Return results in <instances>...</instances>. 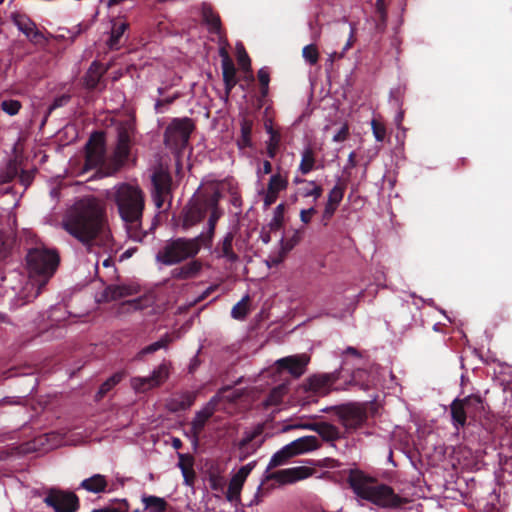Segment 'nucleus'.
Returning a JSON list of instances; mask_svg holds the SVG:
<instances>
[{"instance_id":"f257e3e1","label":"nucleus","mask_w":512,"mask_h":512,"mask_svg":"<svg viewBox=\"0 0 512 512\" xmlns=\"http://www.w3.org/2000/svg\"><path fill=\"white\" fill-rule=\"evenodd\" d=\"M62 226L89 252L94 246H107L111 239L105 204L94 196L77 200L67 210Z\"/></svg>"},{"instance_id":"f03ea898","label":"nucleus","mask_w":512,"mask_h":512,"mask_svg":"<svg viewBox=\"0 0 512 512\" xmlns=\"http://www.w3.org/2000/svg\"><path fill=\"white\" fill-rule=\"evenodd\" d=\"M60 262V256L55 249L45 246L30 248L25 257L29 282L21 291L18 301L20 305L36 299L55 274Z\"/></svg>"},{"instance_id":"7ed1b4c3","label":"nucleus","mask_w":512,"mask_h":512,"mask_svg":"<svg viewBox=\"0 0 512 512\" xmlns=\"http://www.w3.org/2000/svg\"><path fill=\"white\" fill-rule=\"evenodd\" d=\"M115 203L130 239L142 242L155 229V223H152L149 230L142 228L145 199L139 187L127 183L119 185L115 192Z\"/></svg>"},{"instance_id":"20e7f679","label":"nucleus","mask_w":512,"mask_h":512,"mask_svg":"<svg viewBox=\"0 0 512 512\" xmlns=\"http://www.w3.org/2000/svg\"><path fill=\"white\" fill-rule=\"evenodd\" d=\"M348 483L353 492L361 499L381 507L396 508L402 505L403 499L385 484L373 485L374 479L367 477L359 470H351Z\"/></svg>"},{"instance_id":"39448f33","label":"nucleus","mask_w":512,"mask_h":512,"mask_svg":"<svg viewBox=\"0 0 512 512\" xmlns=\"http://www.w3.org/2000/svg\"><path fill=\"white\" fill-rule=\"evenodd\" d=\"M203 235L195 238H176L169 240L156 254V261L166 266L178 264L198 254Z\"/></svg>"},{"instance_id":"423d86ee","label":"nucleus","mask_w":512,"mask_h":512,"mask_svg":"<svg viewBox=\"0 0 512 512\" xmlns=\"http://www.w3.org/2000/svg\"><path fill=\"white\" fill-rule=\"evenodd\" d=\"M484 412V402L480 395L471 394L463 399L456 398L450 404V415L453 426L459 430L467 424V419H480Z\"/></svg>"},{"instance_id":"0eeeda50","label":"nucleus","mask_w":512,"mask_h":512,"mask_svg":"<svg viewBox=\"0 0 512 512\" xmlns=\"http://www.w3.org/2000/svg\"><path fill=\"white\" fill-rule=\"evenodd\" d=\"M194 129L195 125L191 118H174L165 129V146L180 158L189 144Z\"/></svg>"},{"instance_id":"6e6552de","label":"nucleus","mask_w":512,"mask_h":512,"mask_svg":"<svg viewBox=\"0 0 512 512\" xmlns=\"http://www.w3.org/2000/svg\"><path fill=\"white\" fill-rule=\"evenodd\" d=\"M325 411L332 412L347 433L355 432L361 428L368 419L366 409L358 403L331 406L326 408Z\"/></svg>"},{"instance_id":"1a4fd4ad","label":"nucleus","mask_w":512,"mask_h":512,"mask_svg":"<svg viewBox=\"0 0 512 512\" xmlns=\"http://www.w3.org/2000/svg\"><path fill=\"white\" fill-rule=\"evenodd\" d=\"M135 134V124L133 120L126 119L120 121L116 126V146L114 150V157L117 163V168L122 166L130 155L132 140Z\"/></svg>"},{"instance_id":"9d476101","label":"nucleus","mask_w":512,"mask_h":512,"mask_svg":"<svg viewBox=\"0 0 512 512\" xmlns=\"http://www.w3.org/2000/svg\"><path fill=\"white\" fill-rule=\"evenodd\" d=\"M211 191H204L183 209V228L188 229L200 223L208 213V200Z\"/></svg>"},{"instance_id":"9b49d317","label":"nucleus","mask_w":512,"mask_h":512,"mask_svg":"<svg viewBox=\"0 0 512 512\" xmlns=\"http://www.w3.org/2000/svg\"><path fill=\"white\" fill-rule=\"evenodd\" d=\"M44 502L55 512H76L80 506L79 498L74 492L59 489H50Z\"/></svg>"},{"instance_id":"f8f14e48","label":"nucleus","mask_w":512,"mask_h":512,"mask_svg":"<svg viewBox=\"0 0 512 512\" xmlns=\"http://www.w3.org/2000/svg\"><path fill=\"white\" fill-rule=\"evenodd\" d=\"M105 135L104 132L95 131L91 134L85 145V166L96 168L105 161Z\"/></svg>"},{"instance_id":"ddd939ff","label":"nucleus","mask_w":512,"mask_h":512,"mask_svg":"<svg viewBox=\"0 0 512 512\" xmlns=\"http://www.w3.org/2000/svg\"><path fill=\"white\" fill-rule=\"evenodd\" d=\"M169 367L170 364L168 362H162L152 371L150 376L133 377L131 379L132 387L138 393H144L153 388L159 387L169 378Z\"/></svg>"},{"instance_id":"4468645a","label":"nucleus","mask_w":512,"mask_h":512,"mask_svg":"<svg viewBox=\"0 0 512 512\" xmlns=\"http://www.w3.org/2000/svg\"><path fill=\"white\" fill-rule=\"evenodd\" d=\"M339 377V371L312 375L307 379V383L305 385L306 390L319 396H325L329 394L331 390L339 391L347 389V387H333Z\"/></svg>"},{"instance_id":"2eb2a0df","label":"nucleus","mask_w":512,"mask_h":512,"mask_svg":"<svg viewBox=\"0 0 512 512\" xmlns=\"http://www.w3.org/2000/svg\"><path fill=\"white\" fill-rule=\"evenodd\" d=\"M172 177L169 172L159 169L152 175V197L155 206L161 209L167 199L172 198L171 194Z\"/></svg>"},{"instance_id":"dca6fc26","label":"nucleus","mask_w":512,"mask_h":512,"mask_svg":"<svg viewBox=\"0 0 512 512\" xmlns=\"http://www.w3.org/2000/svg\"><path fill=\"white\" fill-rule=\"evenodd\" d=\"M221 198V191L218 188H213L208 200V212H210L208 230L206 234H201L204 236V238H202V244L204 245H211L217 222L223 215V210L219 207Z\"/></svg>"},{"instance_id":"f3484780","label":"nucleus","mask_w":512,"mask_h":512,"mask_svg":"<svg viewBox=\"0 0 512 512\" xmlns=\"http://www.w3.org/2000/svg\"><path fill=\"white\" fill-rule=\"evenodd\" d=\"M12 22L32 44L44 45L46 43L47 39L43 32L37 28L36 23L26 14H13Z\"/></svg>"},{"instance_id":"a211bd4d","label":"nucleus","mask_w":512,"mask_h":512,"mask_svg":"<svg viewBox=\"0 0 512 512\" xmlns=\"http://www.w3.org/2000/svg\"><path fill=\"white\" fill-rule=\"evenodd\" d=\"M310 356L305 353L291 355L278 359L275 363L277 371H287L292 377L300 378L306 371Z\"/></svg>"},{"instance_id":"6ab92c4d","label":"nucleus","mask_w":512,"mask_h":512,"mask_svg":"<svg viewBox=\"0 0 512 512\" xmlns=\"http://www.w3.org/2000/svg\"><path fill=\"white\" fill-rule=\"evenodd\" d=\"M256 466V461H252L244 466H242L230 479L228 484V488L226 491V499L229 502H240L241 491L243 485L251 473V471Z\"/></svg>"},{"instance_id":"aec40b11","label":"nucleus","mask_w":512,"mask_h":512,"mask_svg":"<svg viewBox=\"0 0 512 512\" xmlns=\"http://www.w3.org/2000/svg\"><path fill=\"white\" fill-rule=\"evenodd\" d=\"M201 17L210 34L216 35L220 41L226 37L220 15L210 3L201 4Z\"/></svg>"},{"instance_id":"412c9836","label":"nucleus","mask_w":512,"mask_h":512,"mask_svg":"<svg viewBox=\"0 0 512 512\" xmlns=\"http://www.w3.org/2000/svg\"><path fill=\"white\" fill-rule=\"evenodd\" d=\"M314 469L306 466H297L273 472L267 479H274L280 484L294 483L310 477Z\"/></svg>"},{"instance_id":"4be33fe9","label":"nucleus","mask_w":512,"mask_h":512,"mask_svg":"<svg viewBox=\"0 0 512 512\" xmlns=\"http://www.w3.org/2000/svg\"><path fill=\"white\" fill-rule=\"evenodd\" d=\"M263 433V427L258 425L252 432L245 433V436L238 444L241 456L240 460H244L255 453L264 443V438L259 437Z\"/></svg>"},{"instance_id":"5701e85b","label":"nucleus","mask_w":512,"mask_h":512,"mask_svg":"<svg viewBox=\"0 0 512 512\" xmlns=\"http://www.w3.org/2000/svg\"><path fill=\"white\" fill-rule=\"evenodd\" d=\"M212 416L213 415L211 414V412L209 413L208 411H206L203 408L196 412L195 417L193 418V420L191 422V428L186 433V436L191 439L194 449H196L198 447L200 434L204 430L207 421Z\"/></svg>"},{"instance_id":"b1692460","label":"nucleus","mask_w":512,"mask_h":512,"mask_svg":"<svg viewBox=\"0 0 512 512\" xmlns=\"http://www.w3.org/2000/svg\"><path fill=\"white\" fill-rule=\"evenodd\" d=\"M197 397L196 391H182L175 393L167 403V407L171 412H180L189 409L195 402Z\"/></svg>"},{"instance_id":"393cba45","label":"nucleus","mask_w":512,"mask_h":512,"mask_svg":"<svg viewBox=\"0 0 512 512\" xmlns=\"http://www.w3.org/2000/svg\"><path fill=\"white\" fill-rule=\"evenodd\" d=\"M105 73L106 68L101 63L93 61L82 78L83 86L88 90L97 89L103 83L102 78Z\"/></svg>"},{"instance_id":"a878e982","label":"nucleus","mask_w":512,"mask_h":512,"mask_svg":"<svg viewBox=\"0 0 512 512\" xmlns=\"http://www.w3.org/2000/svg\"><path fill=\"white\" fill-rule=\"evenodd\" d=\"M138 292L137 288L133 285H108L103 293L102 297L105 301H115L124 297L134 295Z\"/></svg>"},{"instance_id":"bb28decb","label":"nucleus","mask_w":512,"mask_h":512,"mask_svg":"<svg viewBox=\"0 0 512 512\" xmlns=\"http://www.w3.org/2000/svg\"><path fill=\"white\" fill-rule=\"evenodd\" d=\"M17 247V236L12 229L0 230V261L12 255Z\"/></svg>"},{"instance_id":"cd10ccee","label":"nucleus","mask_w":512,"mask_h":512,"mask_svg":"<svg viewBox=\"0 0 512 512\" xmlns=\"http://www.w3.org/2000/svg\"><path fill=\"white\" fill-rule=\"evenodd\" d=\"M108 480L105 475L94 474L81 481L78 489H84L89 493L99 494L107 491Z\"/></svg>"},{"instance_id":"c85d7f7f","label":"nucleus","mask_w":512,"mask_h":512,"mask_svg":"<svg viewBox=\"0 0 512 512\" xmlns=\"http://www.w3.org/2000/svg\"><path fill=\"white\" fill-rule=\"evenodd\" d=\"M289 445L290 448H292L295 456H297L320 448L321 443L316 436L309 435L300 437L289 443Z\"/></svg>"},{"instance_id":"c756f323","label":"nucleus","mask_w":512,"mask_h":512,"mask_svg":"<svg viewBox=\"0 0 512 512\" xmlns=\"http://www.w3.org/2000/svg\"><path fill=\"white\" fill-rule=\"evenodd\" d=\"M202 265L199 261H192L171 271V276L178 280H187L195 277L201 270Z\"/></svg>"},{"instance_id":"7c9ffc66","label":"nucleus","mask_w":512,"mask_h":512,"mask_svg":"<svg viewBox=\"0 0 512 512\" xmlns=\"http://www.w3.org/2000/svg\"><path fill=\"white\" fill-rule=\"evenodd\" d=\"M178 459V467L181 469L184 481L187 485H191L195 479L194 458L190 454L178 453Z\"/></svg>"},{"instance_id":"2f4dec72","label":"nucleus","mask_w":512,"mask_h":512,"mask_svg":"<svg viewBox=\"0 0 512 512\" xmlns=\"http://www.w3.org/2000/svg\"><path fill=\"white\" fill-rule=\"evenodd\" d=\"M316 167V151L313 147L307 146L301 153V161L299 164V172L302 175H307Z\"/></svg>"},{"instance_id":"473e14b6","label":"nucleus","mask_w":512,"mask_h":512,"mask_svg":"<svg viewBox=\"0 0 512 512\" xmlns=\"http://www.w3.org/2000/svg\"><path fill=\"white\" fill-rule=\"evenodd\" d=\"M141 502L144 505L143 511L148 512H167L169 507V504L164 498L154 495L144 494L141 497Z\"/></svg>"},{"instance_id":"72a5a7b5","label":"nucleus","mask_w":512,"mask_h":512,"mask_svg":"<svg viewBox=\"0 0 512 512\" xmlns=\"http://www.w3.org/2000/svg\"><path fill=\"white\" fill-rule=\"evenodd\" d=\"M266 131L269 134V140L267 142V155L269 158L273 159L275 158L277 151L279 149V145L281 142V135L279 131L275 130L272 126V124H265Z\"/></svg>"},{"instance_id":"f704fd0d","label":"nucleus","mask_w":512,"mask_h":512,"mask_svg":"<svg viewBox=\"0 0 512 512\" xmlns=\"http://www.w3.org/2000/svg\"><path fill=\"white\" fill-rule=\"evenodd\" d=\"M294 456L295 454L292 448H290V445H285L271 457L267 470L284 465L289 459H291Z\"/></svg>"},{"instance_id":"c9c22d12","label":"nucleus","mask_w":512,"mask_h":512,"mask_svg":"<svg viewBox=\"0 0 512 512\" xmlns=\"http://www.w3.org/2000/svg\"><path fill=\"white\" fill-rule=\"evenodd\" d=\"M234 233L228 232L224 236L222 243L220 244V256L226 258L230 262H236L238 260V255L233 251V243Z\"/></svg>"},{"instance_id":"e433bc0d","label":"nucleus","mask_w":512,"mask_h":512,"mask_svg":"<svg viewBox=\"0 0 512 512\" xmlns=\"http://www.w3.org/2000/svg\"><path fill=\"white\" fill-rule=\"evenodd\" d=\"M347 187V181L341 178L337 179L335 186L329 191L327 203L339 206L343 200Z\"/></svg>"},{"instance_id":"4c0bfd02","label":"nucleus","mask_w":512,"mask_h":512,"mask_svg":"<svg viewBox=\"0 0 512 512\" xmlns=\"http://www.w3.org/2000/svg\"><path fill=\"white\" fill-rule=\"evenodd\" d=\"M129 28V24L127 22L113 24L111 35L108 40V45L111 49H118L120 46V39L124 35L125 31Z\"/></svg>"},{"instance_id":"58836bf2","label":"nucleus","mask_w":512,"mask_h":512,"mask_svg":"<svg viewBox=\"0 0 512 512\" xmlns=\"http://www.w3.org/2000/svg\"><path fill=\"white\" fill-rule=\"evenodd\" d=\"M288 187V178L286 175H282L281 173L273 174L268 182L267 190L271 193H275L279 195L281 191L286 190Z\"/></svg>"},{"instance_id":"ea45409f","label":"nucleus","mask_w":512,"mask_h":512,"mask_svg":"<svg viewBox=\"0 0 512 512\" xmlns=\"http://www.w3.org/2000/svg\"><path fill=\"white\" fill-rule=\"evenodd\" d=\"M253 128V121L244 118L241 122V136L238 140L240 148H248L252 146L251 134Z\"/></svg>"},{"instance_id":"a19ab883","label":"nucleus","mask_w":512,"mask_h":512,"mask_svg":"<svg viewBox=\"0 0 512 512\" xmlns=\"http://www.w3.org/2000/svg\"><path fill=\"white\" fill-rule=\"evenodd\" d=\"M319 436L326 442H334L342 438V433L335 425L325 422Z\"/></svg>"},{"instance_id":"79ce46f5","label":"nucleus","mask_w":512,"mask_h":512,"mask_svg":"<svg viewBox=\"0 0 512 512\" xmlns=\"http://www.w3.org/2000/svg\"><path fill=\"white\" fill-rule=\"evenodd\" d=\"M285 208V204L281 203L274 209L273 217L269 223L270 231H278L283 228Z\"/></svg>"},{"instance_id":"37998d69","label":"nucleus","mask_w":512,"mask_h":512,"mask_svg":"<svg viewBox=\"0 0 512 512\" xmlns=\"http://www.w3.org/2000/svg\"><path fill=\"white\" fill-rule=\"evenodd\" d=\"M250 301V298L248 295H246L244 298H242L239 302H237L231 310V316L232 318L236 320H243L249 311L248 303Z\"/></svg>"},{"instance_id":"c03bdc74","label":"nucleus","mask_w":512,"mask_h":512,"mask_svg":"<svg viewBox=\"0 0 512 512\" xmlns=\"http://www.w3.org/2000/svg\"><path fill=\"white\" fill-rule=\"evenodd\" d=\"M169 342H170V338L168 337V335H166V336L162 337L160 340L141 349L138 352L136 358L141 359L146 354H152V353L158 351L159 349L166 348L167 345L169 344Z\"/></svg>"},{"instance_id":"a18cd8bd","label":"nucleus","mask_w":512,"mask_h":512,"mask_svg":"<svg viewBox=\"0 0 512 512\" xmlns=\"http://www.w3.org/2000/svg\"><path fill=\"white\" fill-rule=\"evenodd\" d=\"M300 191L303 197H313L314 200H317L322 196L323 188L322 186L318 185L315 181H309L307 182V185H305V187L300 189Z\"/></svg>"},{"instance_id":"49530a36","label":"nucleus","mask_w":512,"mask_h":512,"mask_svg":"<svg viewBox=\"0 0 512 512\" xmlns=\"http://www.w3.org/2000/svg\"><path fill=\"white\" fill-rule=\"evenodd\" d=\"M18 175V167L15 162L10 161L5 169L0 172V183L7 184L14 180Z\"/></svg>"},{"instance_id":"de8ad7c7","label":"nucleus","mask_w":512,"mask_h":512,"mask_svg":"<svg viewBox=\"0 0 512 512\" xmlns=\"http://www.w3.org/2000/svg\"><path fill=\"white\" fill-rule=\"evenodd\" d=\"M115 505L107 506L100 509H94L91 512H128L130 505L126 499H115L113 500Z\"/></svg>"},{"instance_id":"09e8293b","label":"nucleus","mask_w":512,"mask_h":512,"mask_svg":"<svg viewBox=\"0 0 512 512\" xmlns=\"http://www.w3.org/2000/svg\"><path fill=\"white\" fill-rule=\"evenodd\" d=\"M302 56L305 59V61L308 62L310 65L317 64L319 60V52L317 46L315 44H309L304 46V48L302 49Z\"/></svg>"},{"instance_id":"8fccbe9b","label":"nucleus","mask_w":512,"mask_h":512,"mask_svg":"<svg viewBox=\"0 0 512 512\" xmlns=\"http://www.w3.org/2000/svg\"><path fill=\"white\" fill-rule=\"evenodd\" d=\"M21 108L22 104L19 100L8 99L1 102V109L10 116L18 114Z\"/></svg>"},{"instance_id":"3c124183","label":"nucleus","mask_w":512,"mask_h":512,"mask_svg":"<svg viewBox=\"0 0 512 512\" xmlns=\"http://www.w3.org/2000/svg\"><path fill=\"white\" fill-rule=\"evenodd\" d=\"M371 128L376 141L383 142L386 137L385 125L377 119H372Z\"/></svg>"},{"instance_id":"603ef678","label":"nucleus","mask_w":512,"mask_h":512,"mask_svg":"<svg viewBox=\"0 0 512 512\" xmlns=\"http://www.w3.org/2000/svg\"><path fill=\"white\" fill-rule=\"evenodd\" d=\"M230 388L229 387H223L221 388L218 393L213 396L209 402L205 405V407L203 409H205L206 411H208L209 413L211 412L212 415H214V413L216 412L217 410V406H218V403L220 401V398H221V395L225 392V391H228Z\"/></svg>"},{"instance_id":"864d4df0","label":"nucleus","mask_w":512,"mask_h":512,"mask_svg":"<svg viewBox=\"0 0 512 512\" xmlns=\"http://www.w3.org/2000/svg\"><path fill=\"white\" fill-rule=\"evenodd\" d=\"M71 100V95L69 94H62L58 97H56L52 104L48 108V115L52 113L55 109H58L60 107L66 106Z\"/></svg>"},{"instance_id":"5fc2aeb1","label":"nucleus","mask_w":512,"mask_h":512,"mask_svg":"<svg viewBox=\"0 0 512 512\" xmlns=\"http://www.w3.org/2000/svg\"><path fill=\"white\" fill-rule=\"evenodd\" d=\"M223 79H236V68L233 61L222 63Z\"/></svg>"},{"instance_id":"6e6d98bb","label":"nucleus","mask_w":512,"mask_h":512,"mask_svg":"<svg viewBox=\"0 0 512 512\" xmlns=\"http://www.w3.org/2000/svg\"><path fill=\"white\" fill-rule=\"evenodd\" d=\"M238 62L243 70L249 71L251 69V60L245 50L239 53Z\"/></svg>"},{"instance_id":"4d7b16f0","label":"nucleus","mask_w":512,"mask_h":512,"mask_svg":"<svg viewBox=\"0 0 512 512\" xmlns=\"http://www.w3.org/2000/svg\"><path fill=\"white\" fill-rule=\"evenodd\" d=\"M257 77L260 83V86H268L270 82V74L266 67L259 69L257 73Z\"/></svg>"},{"instance_id":"13d9d810","label":"nucleus","mask_w":512,"mask_h":512,"mask_svg":"<svg viewBox=\"0 0 512 512\" xmlns=\"http://www.w3.org/2000/svg\"><path fill=\"white\" fill-rule=\"evenodd\" d=\"M316 213L317 210L314 207H311L309 209H303L300 212V220L304 224H308Z\"/></svg>"},{"instance_id":"bf43d9fd","label":"nucleus","mask_w":512,"mask_h":512,"mask_svg":"<svg viewBox=\"0 0 512 512\" xmlns=\"http://www.w3.org/2000/svg\"><path fill=\"white\" fill-rule=\"evenodd\" d=\"M349 135V127L347 124H344L340 130L333 136L334 142H343L348 138Z\"/></svg>"},{"instance_id":"052dcab7","label":"nucleus","mask_w":512,"mask_h":512,"mask_svg":"<svg viewBox=\"0 0 512 512\" xmlns=\"http://www.w3.org/2000/svg\"><path fill=\"white\" fill-rule=\"evenodd\" d=\"M277 198H278L277 194L271 193L269 190H267L264 195V198H263L264 206L265 207L271 206L272 204H274L276 202Z\"/></svg>"},{"instance_id":"680f3d73","label":"nucleus","mask_w":512,"mask_h":512,"mask_svg":"<svg viewBox=\"0 0 512 512\" xmlns=\"http://www.w3.org/2000/svg\"><path fill=\"white\" fill-rule=\"evenodd\" d=\"M223 82H224V87H225L226 98H228L232 89L237 84V79H223Z\"/></svg>"},{"instance_id":"e2e57ef3","label":"nucleus","mask_w":512,"mask_h":512,"mask_svg":"<svg viewBox=\"0 0 512 512\" xmlns=\"http://www.w3.org/2000/svg\"><path fill=\"white\" fill-rule=\"evenodd\" d=\"M200 364H201V361H200L198 355H195L194 357H192V359L190 360L189 366H188V373H190V374L195 373V371L198 369Z\"/></svg>"},{"instance_id":"0e129e2a","label":"nucleus","mask_w":512,"mask_h":512,"mask_svg":"<svg viewBox=\"0 0 512 512\" xmlns=\"http://www.w3.org/2000/svg\"><path fill=\"white\" fill-rule=\"evenodd\" d=\"M179 97V94L176 93L171 97H167L165 99L158 100L155 104L156 109H158L160 106L164 105H170L172 104L177 98Z\"/></svg>"},{"instance_id":"69168bd1","label":"nucleus","mask_w":512,"mask_h":512,"mask_svg":"<svg viewBox=\"0 0 512 512\" xmlns=\"http://www.w3.org/2000/svg\"><path fill=\"white\" fill-rule=\"evenodd\" d=\"M376 10H377V13L379 14L381 20L385 21L387 14H386L384 0H377Z\"/></svg>"},{"instance_id":"338daca9","label":"nucleus","mask_w":512,"mask_h":512,"mask_svg":"<svg viewBox=\"0 0 512 512\" xmlns=\"http://www.w3.org/2000/svg\"><path fill=\"white\" fill-rule=\"evenodd\" d=\"M324 422H315V423H308L303 425L302 427L311 431L316 432L318 435L320 434V431L323 427Z\"/></svg>"},{"instance_id":"774afa93","label":"nucleus","mask_w":512,"mask_h":512,"mask_svg":"<svg viewBox=\"0 0 512 512\" xmlns=\"http://www.w3.org/2000/svg\"><path fill=\"white\" fill-rule=\"evenodd\" d=\"M111 385L110 383H108L107 381H105L104 383L101 384L98 392H97V397L98 398H102L104 397L110 390H111Z\"/></svg>"}]
</instances>
